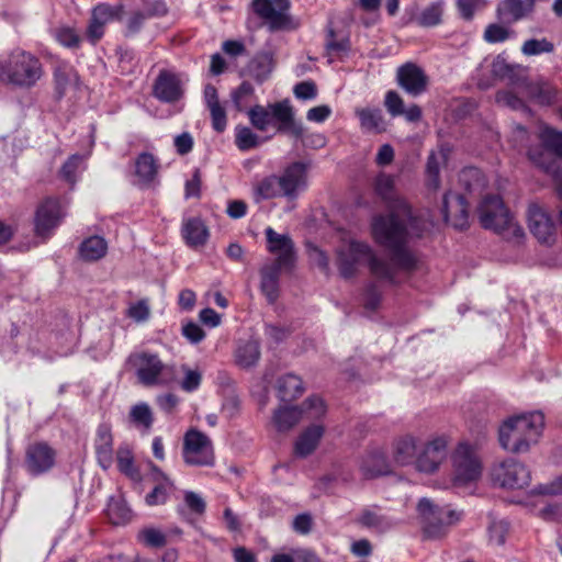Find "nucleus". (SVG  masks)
Returning <instances> with one entry per match:
<instances>
[{
    "label": "nucleus",
    "mask_w": 562,
    "mask_h": 562,
    "mask_svg": "<svg viewBox=\"0 0 562 562\" xmlns=\"http://www.w3.org/2000/svg\"><path fill=\"white\" fill-rule=\"evenodd\" d=\"M282 269L272 266L261 271L260 290L269 304H274L279 297V274Z\"/></svg>",
    "instance_id": "obj_38"
},
{
    "label": "nucleus",
    "mask_w": 562,
    "mask_h": 562,
    "mask_svg": "<svg viewBox=\"0 0 562 562\" xmlns=\"http://www.w3.org/2000/svg\"><path fill=\"white\" fill-rule=\"evenodd\" d=\"M469 205L463 194L447 191L443 194L441 213L443 220L458 231L469 227Z\"/></svg>",
    "instance_id": "obj_19"
},
{
    "label": "nucleus",
    "mask_w": 562,
    "mask_h": 562,
    "mask_svg": "<svg viewBox=\"0 0 562 562\" xmlns=\"http://www.w3.org/2000/svg\"><path fill=\"white\" fill-rule=\"evenodd\" d=\"M374 241L390 250L391 265L397 270L412 272L417 268V258L407 247L408 231L398 214H378L371 221Z\"/></svg>",
    "instance_id": "obj_1"
},
{
    "label": "nucleus",
    "mask_w": 562,
    "mask_h": 562,
    "mask_svg": "<svg viewBox=\"0 0 562 562\" xmlns=\"http://www.w3.org/2000/svg\"><path fill=\"white\" fill-rule=\"evenodd\" d=\"M366 261L370 273L379 280L391 285H398L394 267L383 258L375 255L370 245L363 241L351 240L347 250L338 252L337 265L340 276L350 279L356 276L359 263Z\"/></svg>",
    "instance_id": "obj_3"
},
{
    "label": "nucleus",
    "mask_w": 562,
    "mask_h": 562,
    "mask_svg": "<svg viewBox=\"0 0 562 562\" xmlns=\"http://www.w3.org/2000/svg\"><path fill=\"white\" fill-rule=\"evenodd\" d=\"M183 460L189 465H213L214 452L211 439L200 430H188L183 438Z\"/></svg>",
    "instance_id": "obj_13"
},
{
    "label": "nucleus",
    "mask_w": 562,
    "mask_h": 562,
    "mask_svg": "<svg viewBox=\"0 0 562 562\" xmlns=\"http://www.w3.org/2000/svg\"><path fill=\"white\" fill-rule=\"evenodd\" d=\"M235 142L240 150H249L259 145V137L249 127L237 126Z\"/></svg>",
    "instance_id": "obj_52"
},
{
    "label": "nucleus",
    "mask_w": 562,
    "mask_h": 562,
    "mask_svg": "<svg viewBox=\"0 0 562 562\" xmlns=\"http://www.w3.org/2000/svg\"><path fill=\"white\" fill-rule=\"evenodd\" d=\"M108 244L101 236H90L83 239L79 246L80 258L85 261H97L105 256Z\"/></svg>",
    "instance_id": "obj_37"
},
{
    "label": "nucleus",
    "mask_w": 562,
    "mask_h": 562,
    "mask_svg": "<svg viewBox=\"0 0 562 562\" xmlns=\"http://www.w3.org/2000/svg\"><path fill=\"white\" fill-rule=\"evenodd\" d=\"M384 106L393 117L402 116L405 108L402 97L394 90H389L385 93Z\"/></svg>",
    "instance_id": "obj_57"
},
{
    "label": "nucleus",
    "mask_w": 562,
    "mask_h": 562,
    "mask_svg": "<svg viewBox=\"0 0 562 562\" xmlns=\"http://www.w3.org/2000/svg\"><path fill=\"white\" fill-rule=\"evenodd\" d=\"M136 540L148 548L160 549L167 544L166 535L155 527H144L137 535Z\"/></svg>",
    "instance_id": "obj_47"
},
{
    "label": "nucleus",
    "mask_w": 562,
    "mask_h": 562,
    "mask_svg": "<svg viewBox=\"0 0 562 562\" xmlns=\"http://www.w3.org/2000/svg\"><path fill=\"white\" fill-rule=\"evenodd\" d=\"M417 510L423 518V531L427 538L437 539L446 533L449 525L460 519V514L434 504L429 498H420Z\"/></svg>",
    "instance_id": "obj_9"
},
{
    "label": "nucleus",
    "mask_w": 562,
    "mask_h": 562,
    "mask_svg": "<svg viewBox=\"0 0 562 562\" xmlns=\"http://www.w3.org/2000/svg\"><path fill=\"white\" fill-rule=\"evenodd\" d=\"M544 427V416L535 411L509 417L498 430L499 445L506 451L524 453L538 442Z\"/></svg>",
    "instance_id": "obj_4"
},
{
    "label": "nucleus",
    "mask_w": 562,
    "mask_h": 562,
    "mask_svg": "<svg viewBox=\"0 0 562 562\" xmlns=\"http://www.w3.org/2000/svg\"><path fill=\"white\" fill-rule=\"evenodd\" d=\"M293 93L300 100H314L317 97L316 83L312 80H305L296 83Z\"/></svg>",
    "instance_id": "obj_61"
},
{
    "label": "nucleus",
    "mask_w": 562,
    "mask_h": 562,
    "mask_svg": "<svg viewBox=\"0 0 562 562\" xmlns=\"http://www.w3.org/2000/svg\"><path fill=\"white\" fill-rule=\"evenodd\" d=\"M182 236L188 246L199 247L206 243L209 231L201 218L192 217L183 224Z\"/></svg>",
    "instance_id": "obj_34"
},
{
    "label": "nucleus",
    "mask_w": 562,
    "mask_h": 562,
    "mask_svg": "<svg viewBox=\"0 0 562 562\" xmlns=\"http://www.w3.org/2000/svg\"><path fill=\"white\" fill-rule=\"evenodd\" d=\"M184 504L186 506L196 515H203L206 509L205 501L193 491L184 492Z\"/></svg>",
    "instance_id": "obj_63"
},
{
    "label": "nucleus",
    "mask_w": 562,
    "mask_h": 562,
    "mask_svg": "<svg viewBox=\"0 0 562 562\" xmlns=\"http://www.w3.org/2000/svg\"><path fill=\"white\" fill-rule=\"evenodd\" d=\"M175 490L176 485L173 481L158 482L155 484L151 492L145 496V503L148 506L164 505Z\"/></svg>",
    "instance_id": "obj_46"
},
{
    "label": "nucleus",
    "mask_w": 562,
    "mask_h": 562,
    "mask_svg": "<svg viewBox=\"0 0 562 562\" xmlns=\"http://www.w3.org/2000/svg\"><path fill=\"white\" fill-rule=\"evenodd\" d=\"M445 0H435L426 5L413 20L420 27H435L442 23Z\"/></svg>",
    "instance_id": "obj_32"
},
{
    "label": "nucleus",
    "mask_w": 562,
    "mask_h": 562,
    "mask_svg": "<svg viewBox=\"0 0 562 562\" xmlns=\"http://www.w3.org/2000/svg\"><path fill=\"white\" fill-rule=\"evenodd\" d=\"M479 220L483 228L503 233L512 224V215L505 206L503 199L496 194L483 198L477 207Z\"/></svg>",
    "instance_id": "obj_12"
},
{
    "label": "nucleus",
    "mask_w": 562,
    "mask_h": 562,
    "mask_svg": "<svg viewBox=\"0 0 562 562\" xmlns=\"http://www.w3.org/2000/svg\"><path fill=\"white\" fill-rule=\"evenodd\" d=\"M396 82L411 97H419L426 92L428 77L423 68L407 61L396 70Z\"/></svg>",
    "instance_id": "obj_20"
},
{
    "label": "nucleus",
    "mask_w": 562,
    "mask_h": 562,
    "mask_svg": "<svg viewBox=\"0 0 562 562\" xmlns=\"http://www.w3.org/2000/svg\"><path fill=\"white\" fill-rule=\"evenodd\" d=\"M248 116L251 125L261 132L266 131L269 125H274L277 133L282 135H300L301 133L295 111L288 99L270 103L267 106L257 104L249 109Z\"/></svg>",
    "instance_id": "obj_6"
},
{
    "label": "nucleus",
    "mask_w": 562,
    "mask_h": 562,
    "mask_svg": "<svg viewBox=\"0 0 562 562\" xmlns=\"http://www.w3.org/2000/svg\"><path fill=\"white\" fill-rule=\"evenodd\" d=\"M128 360L136 368L137 378L144 385L160 383L159 376L165 370V364L158 355L144 351L130 356Z\"/></svg>",
    "instance_id": "obj_22"
},
{
    "label": "nucleus",
    "mask_w": 562,
    "mask_h": 562,
    "mask_svg": "<svg viewBox=\"0 0 562 562\" xmlns=\"http://www.w3.org/2000/svg\"><path fill=\"white\" fill-rule=\"evenodd\" d=\"M106 515L114 526H125L133 518V510L123 497H110Z\"/></svg>",
    "instance_id": "obj_36"
},
{
    "label": "nucleus",
    "mask_w": 562,
    "mask_h": 562,
    "mask_svg": "<svg viewBox=\"0 0 562 562\" xmlns=\"http://www.w3.org/2000/svg\"><path fill=\"white\" fill-rule=\"evenodd\" d=\"M496 101L513 110L529 111L525 101L512 91H498Z\"/></svg>",
    "instance_id": "obj_58"
},
{
    "label": "nucleus",
    "mask_w": 562,
    "mask_h": 562,
    "mask_svg": "<svg viewBox=\"0 0 562 562\" xmlns=\"http://www.w3.org/2000/svg\"><path fill=\"white\" fill-rule=\"evenodd\" d=\"M509 36V30L496 23L488 24L484 32V40L491 44L503 43L507 41Z\"/></svg>",
    "instance_id": "obj_56"
},
{
    "label": "nucleus",
    "mask_w": 562,
    "mask_h": 562,
    "mask_svg": "<svg viewBox=\"0 0 562 562\" xmlns=\"http://www.w3.org/2000/svg\"><path fill=\"white\" fill-rule=\"evenodd\" d=\"M361 473L364 479L371 480L391 473V465L381 451L368 453L361 462Z\"/></svg>",
    "instance_id": "obj_29"
},
{
    "label": "nucleus",
    "mask_w": 562,
    "mask_h": 562,
    "mask_svg": "<svg viewBox=\"0 0 562 562\" xmlns=\"http://www.w3.org/2000/svg\"><path fill=\"white\" fill-rule=\"evenodd\" d=\"M553 154H551L549 150H547L544 147H533L528 150V158L530 161L541 169L544 173L551 176L558 195L561 199L562 198V168L558 164V161L552 157Z\"/></svg>",
    "instance_id": "obj_24"
},
{
    "label": "nucleus",
    "mask_w": 562,
    "mask_h": 562,
    "mask_svg": "<svg viewBox=\"0 0 562 562\" xmlns=\"http://www.w3.org/2000/svg\"><path fill=\"white\" fill-rule=\"evenodd\" d=\"M357 522L362 527L374 529L379 532H385L393 527V522L389 517L378 514L371 507H366L361 510Z\"/></svg>",
    "instance_id": "obj_41"
},
{
    "label": "nucleus",
    "mask_w": 562,
    "mask_h": 562,
    "mask_svg": "<svg viewBox=\"0 0 562 562\" xmlns=\"http://www.w3.org/2000/svg\"><path fill=\"white\" fill-rule=\"evenodd\" d=\"M153 95L164 103H176L184 95L183 81L176 71L161 69L153 85Z\"/></svg>",
    "instance_id": "obj_18"
},
{
    "label": "nucleus",
    "mask_w": 562,
    "mask_h": 562,
    "mask_svg": "<svg viewBox=\"0 0 562 562\" xmlns=\"http://www.w3.org/2000/svg\"><path fill=\"white\" fill-rule=\"evenodd\" d=\"M117 468L121 473L131 479L139 476V471L135 467L134 456L127 445L120 446L116 451Z\"/></svg>",
    "instance_id": "obj_44"
},
{
    "label": "nucleus",
    "mask_w": 562,
    "mask_h": 562,
    "mask_svg": "<svg viewBox=\"0 0 562 562\" xmlns=\"http://www.w3.org/2000/svg\"><path fill=\"white\" fill-rule=\"evenodd\" d=\"M181 331L183 337L191 344H199L205 338V331L203 328L193 321L184 323Z\"/></svg>",
    "instance_id": "obj_62"
},
{
    "label": "nucleus",
    "mask_w": 562,
    "mask_h": 562,
    "mask_svg": "<svg viewBox=\"0 0 562 562\" xmlns=\"http://www.w3.org/2000/svg\"><path fill=\"white\" fill-rule=\"evenodd\" d=\"M296 123L301 126L300 135L285 134V136L294 139L295 142H301L304 147L308 148H322L326 145V138L324 135L319 133H308L301 120H296Z\"/></svg>",
    "instance_id": "obj_50"
},
{
    "label": "nucleus",
    "mask_w": 562,
    "mask_h": 562,
    "mask_svg": "<svg viewBox=\"0 0 562 562\" xmlns=\"http://www.w3.org/2000/svg\"><path fill=\"white\" fill-rule=\"evenodd\" d=\"M449 148L441 147L438 153L430 151L426 162V184L431 190H438L440 187V165L447 162Z\"/></svg>",
    "instance_id": "obj_30"
},
{
    "label": "nucleus",
    "mask_w": 562,
    "mask_h": 562,
    "mask_svg": "<svg viewBox=\"0 0 562 562\" xmlns=\"http://www.w3.org/2000/svg\"><path fill=\"white\" fill-rule=\"evenodd\" d=\"M492 477L501 487L522 488L529 484L531 474L525 464L509 458L493 469Z\"/></svg>",
    "instance_id": "obj_14"
},
{
    "label": "nucleus",
    "mask_w": 562,
    "mask_h": 562,
    "mask_svg": "<svg viewBox=\"0 0 562 562\" xmlns=\"http://www.w3.org/2000/svg\"><path fill=\"white\" fill-rule=\"evenodd\" d=\"M448 443V437L445 435L437 436L425 443L416 457V470L427 474L436 472L447 458Z\"/></svg>",
    "instance_id": "obj_16"
},
{
    "label": "nucleus",
    "mask_w": 562,
    "mask_h": 562,
    "mask_svg": "<svg viewBox=\"0 0 562 562\" xmlns=\"http://www.w3.org/2000/svg\"><path fill=\"white\" fill-rule=\"evenodd\" d=\"M307 189V166L302 161L288 165L280 176L269 175L254 184L256 202L276 198L294 201Z\"/></svg>",
    "instance_id": "obj_2"
},
{
    "label": "nucleus",
    "mask_w": 562,
    "mask_h": 562,
    "mask_svg": "<svg viewBox=\"0 0 562 562\" xmlns=\"http://www.w3.org/2000/svg\"><path fill=\"white\" fill-rule=\"evenodd\" d=\"M356 115L364 131L381 133L385 130L383 114L379 108L357 109Z\"/></svg>",
    "instance_id": "obj_40"
},
{
    "label": "nucleus",
    "mask_w": 562,
    "mask_h": 562,
    "mask_svg": "<svg viewBox=\"0 0 562 562\" xmlns=\"http://www.w3.org/2000/svg\"><path fill=\"white\" fill-rule=\"evenodd\" d=\"M94 450L99 465L103 470L111 468L113 463V436L109 423L99 424L95 432Z\"/></svg>",
    "instance_id": "obj_25"
},
{
    "label": "nucleus",
    "mask_w": 562,
    "mask_h": 562,
    "mask_svg": "<svg viewBox=\"0 0 562 562\" xmlns=\"http://www.w3.org/2000/svg\"><path fill=\"white\" fill-rule=\"evenodd\" d=\"M267 250L277 255L273 266L291 270L295 266L296 252L292 238L289 234H279L272 227L265 229Z\"/></svg>",
    "instance_id": "obj_15"
},
{
    "label": "nucleus",
    "mask_w": 562,
    "mask_h": 562,
    "mask_svg": "<svg viewBox=\"0 0 562 562\" xmlns=\"http://www.w3.org/2000/svg\"><path fill=\"white\" fill-rule=\"evenodd\" d=\"M326 414L324 401L316 395L307 397L302 406H283L273 414V425L278 431L290 430L299 420L306 415L310 419H319Z\"/></svg>",
    "instance_id": "obj_10"
},
{
    "label": "nucleus",
    "mask_w": 562,
    "mask_h": 562,
    "mask_svg": "<svg viewBox=\"0 0 562 562\" xmlns=\"http://www.w3.org/2000/svg\"><path fill=\"white\" fill-rule=\"evenodd\" d=\"M485 4L486 0H457L458 11L465 21H471L475 11Z\"/></svg>",
    "instance_id": "obj_60"
},
{
    "label": "nucleus",
    "mask_w": 562,
    "mask_h": 562,
    "mask_svg": "<svg viewBox=\"0 0 562 562\" xmlns=\"http://www.w3.org/2000/svg\"><path fill=\"white\" fill-rule=\"evenodd\" d=\"M70 71L71 68H69L66 64L57 66L54 70L55 89L59 99H61L66 93L70 81Z\"/></svg>",
    "instance_id": "obj_54"
},
{
    "label": "nucleus",
    "mask_w": 562,
    "mask_h": 562,
    "mask_svg": "<svg viewBox=\"0 0 562 562\" xmlns=\"http://www.w3.org/2000/svg\"><path fill=\"white\" fill-rule=\"evenodd\" d=\"M509 530V522L506 520L493 521L488 527L490 540L497 544L503 546L506 541V536Z\"/></svg>",
    "instance_id": "obj_59"
},
{
    "label": "nucleus",
    "mask_w": 562,
    "mask_h": 562,
    "mask_svg": "<svg viewBox=\"0 0 562 562\" xmlns=\"http://www.w3.org/2000/svg\"><path fill=\"white\" fill-rule=\"evenodd\" d=\"M124 14V5L122 3L119 4H110V3H99L93 7L91 11V18L105 26L106 23L112 21H121Z\"/></svg>",
    "instance_id": "obj_43"
},
{
    "label": "nucleus",
    "mask_w": 562,
    "mask_h": 562,
    "mask_svg": "<svg viewBox=\"0 0 562 562\" xmlns=\"http://www.w3.org/2000/svg\"><path fill=\"white\" fill-rule=\"evenodd\" d=\"M159 164L150 153H140L135 160V175L143 186H149L158 175Z\"/></svg>",
    "instance_id": "obj_31"
},
{
    "label": "nucleus",
    "mask_w": 562,
    "mask_h": 562,
    "mask_svg": "<svg viewBox=\"0 0 562 562\" xmlns=\"http://www.w3.org/2000/svg\"><path fill=\"white\" fill-rule=\"evenodd\" d=\"M81 162L82 156L74 154L67 158L58 171L59 178L66 181L71 188H74L78 181L77 173Z\"/></svg>",
    "instance_id": "obj_49"
},
{
    "label": "nucleus",
    "mask_w": 562,
    "mask_h": 562,
    "mask_svg": "<svg viewBox=\"0 0 562 562\" xmlns=\"http://www.w3.org/2000/svg\"><path fill=\"white\" fill-rule=\"evenodd\" d=\"M554 52V44L543 38H529L524 42L521 53L525 56H538L541 54H551Z\"/></svg>",
    "instance_id": "obj_51"
},
{
    "label": "nucleus",
    "mask_w": 562,
    "mask_h": 562,
    "mask_svg": "<svg viewBox=\"0 0 562 562\" xmlns=\"http://www.w3.org/2000/svg\"><path fill=\"white\" fill-rule=\"evenodd\" d=\"M539 139L547 150L562 159V132L546 126L541 130Z\"/></svg>",
    "instance_id": "obj_45"
},
{
    "label": "nucleus",
    "mask_w": 562,
    "mask_h": 562,
    "mask_svg": "<svg viewBox=\"0 0 562 562\" xmlns=\"http://www.w3.org/2000/svg\"><path fill=\"white\" fill-rule=\"evenodd\" d=\"M69 200L61 196H47L43 199L34 214V233L36 236L47 239L61 224L67 215Z\"/></svg>",
    "instance_id": "obj_7"
},
{
    "label": "nucleus",
    "mask_w": 562,
    "mask_h": 562,
    "mask_svg": "<svg viewBox=\"0 0 562 562\" xmlns=\"http://www.w3.org/2000/svg\"><path fill=\"white\" fill-rule=\"evenodd\" d=\"M419 449L417 447L416 439L412 436H405L398 439L395 443L394 460L400 465H416V457L418 456Z\"/></svg>",
    "instance_id": "obj_35"
},
{
    "label": "nucleus",
    "mask_w": 562,
    "mask_h": 562,
    "mask_svg": "<svg viewBox=\"0 0 562 562\" xmlns=\"http://www.w3.org/2000/svg\"><path fill=\"white\" fill-rule=\"evenodd\" d=\"M56 462V451L44 441L34 442L25 450L24 468L31 476L50 471Z\"/></svg>",
    "instance_id": "obj_17"
},
{
    "label": "nucleus",
    "mask_w": 562,
    "mask_h": 562,
    "mask_svg": "<svg viewBox=\"0 0 562 562\" xmlns=\"http://www.w3.org/2000/svg\"><path fill=\"white\" fill-rule=\"evenodd\" d=\"M274 67L273 53L270 49L258 52L247 64L246 71L258 85L270 77Z\"/></svg>",
    "instance_id": "obj_27"
},
{
    "label": "nucleus",
    "mask_w": 562,
    "mask_h": 562,
    "mask_svg": "<svg viewBox=\"0 0 562 562\" xmlns=\"http://www.w3.org/2000/svg\"><path fill=\"white\" fill-rule=\"evenodd\" d=\"M303 391V382L301 378L295 374H284L277 381L278 397L282 402H291L297 398L302 395Z\"/></svg>",
    "instance_id": "obj_33"
},
{
    "label": "nucleus",
    "mask_w": 562,
    "mask_h": 562,
    "mask_svg": "<svg viewBox=\"0 0 562 562\" xmlns=\"http://www.w3.org/2000/svg\"><path fill=\"white\" fill-rule=\"evenodd\" d=\"M375 194L387 204L390 209L396 210L405 215L411 213L408 203L395 195V182L392 176L380 172L373 182Z\"/></svg>",
    "instance_id": "obj_23"
},
{
    "label": "nucleus",
    "mask_w": 562,
    "mask_h": 562,
    "mask_svg": "<svg viewBox=\"0 0 562 562\" xmlns=\"http://www.w3.org/2000/svg\"><path fill=\"white\" fill-rule=\"evenodd\" d=\"M55 37L60 45L70 49L78 48L81 43V37L70 26L58 27L55 32Z\"/></svg>",
    "instance_id": "obj_53"
},
{
    "label": "nucleus",
    "mask_w": 562,
    "mask_h": 562,
    "mask_svg": "<svg viewBox=\"0 0 562 562\" xmlns=\"http://www.w3.org/2000/svg\"><path fill=\"white\" fill-rule=\"evenodd\" d=\"M528 227L541 244L551 245L555 240V224L552 217L538 204L531 203L527 211Z\"/></svg>",
    "instance_id": "obj_21"
},
{
    "label": "nucleus",
    "mask_w": 562,
    "mask_h": 562,
    "mask_svg": "<svg viewBox=\"0 0 562 562\" xmlns=\"http://www.w3.org/2000/svg\"><path fill=\"white\" fill-rule=\"evenodd\" d=\"M236 363L241 368L254 367L260 358V346L256 340L241 344L235 353Z\"/></svg>",
    "instance_id": "obj_42"
},
{
    "label": "nucleus",
    "mask_w": 562,
    "mask_h": 562,
    "mask_svg": "<svg viewBox=\"0 0 562 562\" xmlns=\"http://www.w3.org/2000/svg\"><path fill=\"white\" fill-rule=\"evenodd\" d=\"M130 419L137 427L148 431L154 423L153 412L148 404L138 403L130 411Z\"/></svg>",
    "instance_id": "obj_48"
},
{
    "label": "nucleus",
    "mask_w": 562,
    "mask_h": 562,
    "mask_svg": "<svg viewBox=\"0 0 562 562\" xmlns=\"http://www.w3.org/2000/svg\"><path fill=\"white\" fill-rule=\"evenodd\" d=\"M382 301V292L379 290L374 282H370L364 289V303L363 307L367 311L373 312L379 308Z\"/></svg>",
    "instance_id": "obj_55"
},
{
    "label": "nucleus",
    "mask_w": 562,
    "mask_h": 562,
    "mask_svg": "<svg viewBox=\"0 0 562 562\" xmlns=\"http://www.w3.org/2000/svg\"><path fill=\"white\" fill-rule=\"evenodd\" d=\"M313 528V517L310 513H302L294 517L292 529L299 535H308Z\"/></svg>",
    "instance_id": "obj_64"
},
{
    "label": "nucleus",
    "mask_w": 562,
    "mask_h": 562,
    "mask_svg": "<svg viewBox=\"0 0 562 562\" xmlns=\"http://www.w3.org/2000/svg\"><path fill=\"white\" fill-rule=\"evenodd\" d=\"M453 483L462 486L475 482L482 474V465L473 447L467 442L458 445L452 453Z\"/></svg>",
    "instance_id": "obj_11"
},
{
    "label": "nucleus",
    "mask_w": 562,
    "mask_h": 562,
    "mask_svg": "<svg viewBox=\"0 0 562 562\" xmlns=\"http://www.w3.org/2000/svg\"><path fill=\"white\" fill-rule=\"evenodd\" d=\"M527 94L540 105H551L557 101L558 90L549 82L538 81L527 86Z\"/></svg>",
    "instance_id": "obj_39"
},
{
    "label": "nucleus",
    "mask_w": 562,
    "mask_h": 562,
    "mask_svg": "<svg viewBox=\"0 0 562 562\" xmlns=\"http://www.w3.org/2000/svg\"><path fill=\"white\" fill-rule=\"evenodd\" d=\"M535 9V0H503L497 7V16L505 23H515L527 18Z\"/></svg>",
    "instance_id": "obj_26"
},
{
    "label": "nucleus",
    "mask_w": 562,
    "mask_h": 562,
    "mask_svg": "<svg viewBox=\"0 0 562 562\" xmlns=\"http://www.w3.org/2000/svg\"><path fill=\"white\" fill-rule=\"evenodd\" d=\"M43 76V65L31 52L15 47L0 55V81L20 89H31Z\"/></svg>",
    "instance_id": "obj_5"
},
{
    "label": "nucleus",
    "mask_w": 562,
    "mask_h": 562,
    "mask_svg": "<svg viewBox=\"0 0 562 562\" xmlns=\"http://www.w3.org/2000/svg\"><path fill=\"white\" fill-rule=\"evenodd\" d=\"M290 0H252V11L267 23L269 32L293 31L299 27L289 13Z\"/></svg>",
    "instance_id": "obj_8"
},
{
    "label": "nucleus",
    "mask_w": 562,
    "mask_h": 562,
    "mask_svg": "<svg viewBox=\"0 0 562 562\" xmlns=\"http://www.w3.org/2000/svg\"><path fill=\"white\" fill-rule=\"evenodd\" d=\"M324 427L319 424L308 426L296 439L294 453L299 458H306L317 448L324 435Z\"/></svg>",
    "instance_id": "obj_28"
}]
</instances>
